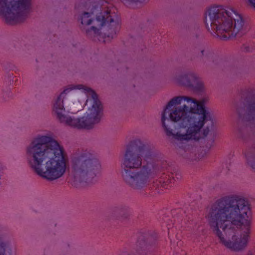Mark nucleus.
Returning a JSON list of instances; mask_svg holds the SVG:
<instances>
[{
    "instance_id": "nucleus-7",
    "label": "nucleus",
    "mask_w": 255,
    "mask_h": 255,
    "mask_svg": "<svg viewBox=\"0 0 255 255\" xmlns=\"http://www.w3.org/2000/svg\"><path fill=\"white\" fill-rule=\"evenodd\" d=\"M101 164L96 155L88 150H78L70 158V178L76 186L82 182L90 183L101 171Z\"/></svg>"
},
{
    "instance_id": "nucleus-15",
    "label": "nucleus",
    "mask_w": 255,
    "mask_h": 255,
    "mask_svg": "<svg viewBox=\"0 0 255 255\" xmlns=\"http://www.w3.org/2000/svg\"><path fill=\"white\" fill-rule=\"evenodd\" d=\"M180 224L182 225H183V222L185 224H187L186 220L185 219H184V221H183V220H180L179 219L177 218V222H180Z\"/></svg>"
},
{
    "instance_id": "nucleus-12",
    "label": "nucleus",
    "mask_w": 255,
    "mask_h": 255,
    "mask_svg": "<svg viewBox=\"0 0 255 255\" xmlns=\"http://www.w3.org/2000/svg\"><path fill=\"white\" fill-rule=\"evenodd\" d=\"M113 214L117 219L125 220L130 217L131 214V211L128 206L122 205L116 207L113 210Z\"/></svg>"
},
{
    "instance_id": "nucleus-2",
    "label": "nucleus",
    "mask_w": 255,
    "mask_h": 255,
    "mask_svg": "<svg viewBox=\"0 0 255 255\" xmlns=\"http://www.w3.org/2000/svg\"><path fill=\"white\" fill-rule=\"evenodd\" d=\"M210 224L220 242L235 252L247 247L251 211L248 200L238 195L223 197L211 206Z\"/></svg>"
},
{
    "instance_id": "nucleus-16",
    "label": "nucleus",
    "mask_w": 255,
    "mask_h": 255,
    "mask_svg": "<svg viewBox=\"0 0 255 255\" xmlns=\"http://www.w3.org/2000/svg\"><path fill=\"white\" fill-rule=\"evenodd\" d=\"M250 3L255 7V0H249Z\"/></svg>"
},
{
    "instance_id": "nucleus-3",
    "label": "nucleus",
    "mask_w": 255,
    "mask_h": 255,
    "mask_svg": "<svg viewBox=\"0 0 255 255\" xmlns=\"http://www.w3.org/2000/svg\"><path fill=\"white\" fill-rule=\"evenodd\" d=\"M26 155L34 172L47 181L56 180L66 172L63 149L51 136L39 135L34 138L26 147Z\"/></svg>"
},
{
    "instance_id": "nucleus-9",
    "label": "nucleus",
    "mask_w": 255,
    "mask_h": 255,
    "mask_svg": "<svg viewBox=\"0 0 255 255\" xmlns=\"http://www.w3.org/2000/svg\"><path fill=\"white\" fill-rule=\"evenodd\" d=\"M92 14L93 12H84L79 18L82 25L92 24L90 28L86 30L88 36L92 33L98 34L102 27L107 24L110 27L109 28L111 29V33H116V29L119 27L120 23L119 17L115 11L108 8L106 11L101 12L95 19L91 17Z\"/></svg>"
},
{
    "instance_id": "nucleus-1",
    "label": "nucleus",
    "mask_w": 255,
    "mask_h": 255,
    "mask_svg": "<svg viewBox=\"0 0 255 255\" xmlns=\"http://www.w3.org/2000/svg\"><path fill=\"white\" fill-rule=\"evenodd\" d=\"M206 101L186 96L172 98L162 113L166 135L182 142L206 137L214 127L211 114L205 107Z\"/></svg>"
},
{
    "instance_id": "nucleus-14",
    "label": "nucleus",
    "mask_w": 255,
    "mask_h": 255,
    "mask_svg": "<svg viewBox=\"0 0 255 255\" xmlns=\"http://www.w3.org/2000/svg\"><path fill=\"white\" fill-rule=\"evenodd\" d=\"M249 110L251 113H253L255 111V103H252L249 105Z\"/></svg>"
},
{
    "instance_id": "nucleus-17",
    "label": "nucleus",
    "mask_w": 255,
    "mask_h": 255,
    "mask_svg": "<svg viewBox=\"0 0 255 255\" xmlns=\"http://www.w3.org/2000/svg\"><path fill=\"white\" fill-rule=\"evenodd\" d=\"M201 52L202 55H203V56L204 55L205 50H202Z\"/></svg>"
},
{
    "instance_id": "nucleus-4",
    "label": "nucleus",
    "mask_w": 255,
    "mask_h": 255,
    "mask_svg": "<svg viewBox=\"0 0 255 255\" xmlns=\"http://www.w3.org/2000/svg\"><path fill=\"white\" fill-rule=\"evenodd\" d=\"M153 153L139 139L131 141L127 145L122 164L121 175L125 183L135 190L146 187L161 171L160 167L152 159Z\"/></svg>"
},
{
    "instance_id": "nucleus-13",
    "label": "nucleus",
    "mask_w": 255,
    "mask_h": 255,
    "mask_svg": "<svg viewBox=\"0 0 255 255\" xmlns=\"http://www.w3.org/2000/svg\"><path fill=\"white\" fill-rule=\"evenodd\" d=\"M136 251L139 255H151V247L145 240L139 238L137 243Z\"/></svg>"
},
{
    "instance_id": "nucleus-5",
    "label": "nucleus",
    "mask_w": 255,
    "mask_h": 255,
    "mask_svg": "<svg viewBox=\"0 0 255 255\" xmlns=\"http://www.w3.org/2000/svg\"><path fill=\"white\" fill-rule=\"evenodd\" d=\"M204 21L208 30L223 40L246 33L243 17L232 8L211 6L205 12Z\"/></svg>"
},
{
    "instance_id": "nucleus-8",
    "label": "nucleus",
    "mask_w": 255,
    "mask_h": 255,
    "mask_svg": "<svg viewBox=\"0 0 255 255\" xmlns=\"http://www.w3.org/2000/svg\"><path fill=\"white\" fill-rule=\"evenodd\" d=\"M32 0H0V17L7 24L23 22L31 8Z\"/></svg>"
},
{
    "instance_id": "nucleus-6",
    "label": "nucleus",
    "mask_w": 255,
    "mask_h": 255,
    "mask_svg": "<svg viewBox=\"0 0 255 255\" xmlns=\"http://www.w3.org/2000/svg\"><path fill=\"white\" fill-rule=\"evenodd\" d=\"M84 86L82 85H78L75 89H84L86 91L88 100H92L93 101L91 108L89 109L87 117L72 118L66 115L65 109L63 106V100L65 95L69 92L72 89V88L65 89L57 97L54 103L53 110L57 119L60 123L78 129H90L93 128L95 125L100 123L103 116V106L95 92L90 88H84Z\"/></svg>"
},
{
    "instance_id": "nucleus-10",
    "label": "nucleus",
    "mask_w": 255,
    "mask_h": 255,
    "mask_svg": "<svg viewBox=\"0 0 255 255\" xmlns=\"http://www.w3.org/2000/svg\"><path fill=\"white\" fill-rule=\"evenodd\" d=\"M178 85L187 87L197 93H202L205 90L204 83L196 74L193 72L177 75L173 78Z\"/></svg>"
},
{
    "instance_id": "nucleus-11",
    "label": "nucleus",
    "mask_w": 255,
    "mask_h": 255,
    "mask_svg": "<svg viewBox=\"0 0 255 255\" xmlns=\"http://www.w3.org/2000/svg\"><path fill=\"white\" fill-rule=\"evenodd\" d=\"M181 177V174L178 172L163 173L158 179L153 182V187L157 193H160L163 189L167 188L168 186L174 184Z\"/></svg>"
}]
</instances>
